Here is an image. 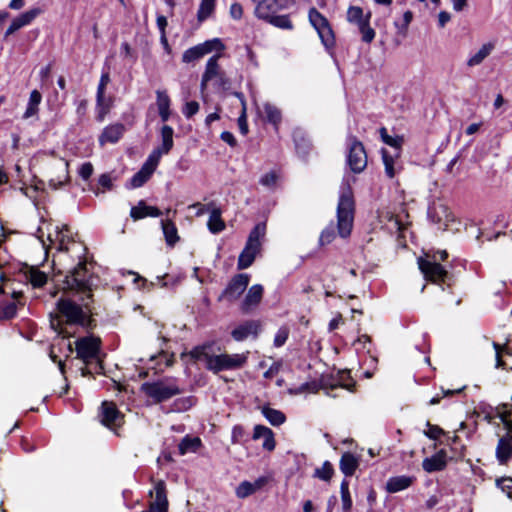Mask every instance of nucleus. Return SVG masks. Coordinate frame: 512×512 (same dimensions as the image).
<instances>
[{
  "label": "nucleus",
  "mask_w": 512,
  "mask_h": 512,
  "mask_svg": "<svg viewBox=\"0 0 512 512\" xmlns=\"http://www.w3.org/2000/svg\"><path fill=\"white\" fill-rule=\"evenodd\" d=\"M181 357H189L193 361L204 362L206 368L215 373L241 368L247 361V355L244 353L214 354L211 345L195 347L188 353H182Z\"/></svg>",
  "instance_id": "obj_1"
},
{
  "label": "nucleus",
  "mask_w": 512,
  "mask_h": 512,
  "mask_svg": "<svg viewBox=\"0 0 512 512\" xmlns=\"http://www.w3.org/2000/svg\"><path fill=\"white\" fill-rule=\"evenodd\" d=\"M45 232L49 246L55 247L58 251H73L79 260L82 259L86 249L83 244L74 241L72 232L66 225L44 222L39 228V237L43 242Z\"/></svg>",
  "instance_id": "obj_2"
},
{
  "label": "nucleus",
  "mask_w": 512,
  "mask_h": 512,
  "mask_svg": "<svg viewBox=\"0 0 512 512\" xmlns=\"http://www.w3.org/2000/svg\"><path fill=\"white\" fill-rule=\"evenodd\" d=\"M354 221V200L352 192L346 188L340 195L337 206V228L341 237L346 238L351 234Z\"/></svg>",
  "instance_id": "obj_3"
},
{
  "label": "nucleus",
  "mask_w": 512,
  "mask_h": 512,
  "mask_svg": "<svg viewBox=\"0 0 512 512\" xmlns=\"http://www.w3.org/2000/svg\"><path fill=\"white\" fill-rule=\"evenodd\" d=\"M265 232L266 226L262 223L257 224L250 232L246 245L238 258V269H246L252 265L261 250V240L265 236Z\"/></svg>",
  "instance_id": "obj_4"
},
{
  "label": "nucleus",
  "mask_w": 512,
  "mask_h": 512,
  "mask_svg": "<svg viewBox=\"0 0 512 512\" xmlns=\"http://www.w3.org/2000/svg\"><path fill=\"white\" fill-rule=\"evenodd\" d=\"M346 19L350 24L357 26L363 42L370 44L374 40L376 32L370 25V11L365 12L359 6H350L347 9Z\"/></svg>",
  "instance_id": "obj_5"
},
{
  "label": "nucleus",
  "mask_w": 512,
  "mask_h": 512,
  "mask_svg": "<svg viewBox=\"0 0 512 512\" xmlns=\"http://www.w3.org/2000/svg\"><path fill=\"white\" fill-rule=\"evenodd\" d=\"M141 390L155 402L168 400L180 393L179 387L172 379L144 383Z\"/></svg>",
  "instance_id": "obj_6"
},
{
  "label": "nucleus",
  "mask_w": 512,
  "mask_h": 512,
  "mask_svg": "<svg viewBox=\"0 0 512 512\" xmlns=\"http://www.w3.org/2000/svg\"><path fill=\"white\" fill-rule=\"evenodd\" d=\"M64 288L78 292L92 291L94 284L93 277L89 274L85 262H80L73 271L66 276Z\"/></svg>",
  "instance_id": "obj_7"
},
{
  "label": "nucleus",
  "mask_w": 512,
  "mask_h": 512,
  "mask_svg": "<svg viewBox=\"0 0 512 512\" xmlns=\"http://www.w3.org/2000/svg\"><path fill=\"white\" fill-rule=\"evenodd\" d=\"M309 22L317 31L322 43L326 47H330L334 44V34L329 25L328 20L315 8L309 10Z\"/></svg>",
  "instance_id": "obj_8"
},
{
  "label": "nucleus",
  "mask_w": 512,
  "mask_h": 512,
  "mask_svg": "<svg viewBox=\"0 0 512 512\" xmlns=\"http://www.w3.org/2000/svg\"><path fill=\"white\" fill-rule=\"evenodd\" d=\"M160 162V152L152 151L148 156L141 169L131 178L130 186L132 188L141 187L148 181L151 175L156 170Z\"/></svg>",
  "instance_id": "obj_9"
},
{
  "label": "nucleus",
  "mask_w": 512,
  "mask_h": 512,
  "mask_svg": "<svg viewBox=\"0 0 512 512\" xmlns=\"http://www.w3.org/2000/svg\"><path fill=\"white\" fill-rule=\"evenodd\" d=\"M249 284L247 274H238L232 278L225 290L219 296V301L232 303L239 299Z\"/></svg>",
  "instance_id": "obj_10"
},
{
  "label": "nucleus",
  "mask_w": 512,
  "mask_h": 512,
  "mask_svg": "<svg viewBox=\"0 0 512 512\" xmlns=\"http://www.w3.org/2000/svg\"><path fill=\"white\" fill-rule=\"evenodd\" d=\"M75 348L78 358L88 363L97 358L100 349V339L93 336L83 337L75 342Z\"/></svg>",
  "instance_id": "obj_11"
},
{
  "label": "nucleus",
  "mask_w": 512,
  "mask_h": 512,
  "mask_svg": "<svg viewBox=\"0 0 512 512\" xmlns=\"http://www.w3.org/2000/svg\"><path fill=\"white\" fill-rule=\"evenodd\" d=\"M347 162L351 170L355 173L363 171L367 165V155L364 146L355 138L351 139Z\"/></svg>",
  "instance_id": "obj_12"
},
{
  "label": "nucleus",
  "mask_w": 512,
  "mask_h": 512,
  "mask_svg": "<svg viewBox=\"0 0 512 512\" xmlns=\"http://www.w3.org/2000/svg\"><path fill=\"white\" fill-rule=\"evenodd\" d=\"M418 266L424 277L432 282L443 281L446 277V270L428 255L418 259Z\"/></svg>",
  "instance_id": "obj_13"
},
{
  "label": "nucleus",
  "mask_w": 512,
  "mask_h": 512,
  "mask_svg": "<svg viewBox=\"0 0 512 512\" xmlns=\"http://www.w3.org/2000/svg\"><path fill=\"white\" fill-rule=\"evenodd\" d=\"M57 309L67 324H82L84 321L82 308L71 300L59 299Z\"/></svg>",
  "instance_id": "obj_14"
},
{
  "label": "nucleus",
  "mask_w": 512,
  "mask_h": 512,
  "mask_svg": "<svg viewBox=\"0 0 512 512\" xmlns=\"http://www.w3.org/2000/svg\"><path fill=\"white\" fill-rule=\"evenodd\" d=\"M101 423L109 429L116 431L123 423V415L113 402L104 401L100 412Z\"/></svg>",
  "instance_id": "obj_15"
},
{
  "label": "nucleus",
  "mask_w": 512,
  "mask_h": 512,
  "mask_svg": "<svg viewBox=\"0 0 512 512\" xmlns=\"http://www.w3.org/2000/svg\"><path fill=\"white\" fill-rule=\"evenodd\" d=\"M286 7V0H260L255 7V16L268 22L273 15Z\"/></svg>",
  "instance_id": "obj_16"
},
{
  "label": "nucleus",
  "mask_w": 512,
  "mask_h": 512,
  "mask_svg": "<svg viewBox=\"0 0 512 512\" xmlns=\"http://www.w3.org/2000/svg\"><path fill=\"white\" fill-rule=\"evenodd\" d=\"M150 495L153 497V500L150 502L149 508L142 512H168V500L163 481H159L155 484Z\"/></svg>",
  "instance_id": "obj_17"
},
{
  "label": "nucleus",
  "mask_w": 512,
  "mask_h": 512,
  "mask_svg": "<svg viewBox=\"0 0 512 512\" xmlns=\"http://www.w3.org/2000/svg\"><path fill=\"white\" fill-rule=\"evenodd\" d=\"M40 13L41 10L39 8H33L14 18L5 32V37H8L21 28L30 25Z\"/></svg>",
  "instance_id": "obj_18"
},
{
  "label": "nucleus",
  "mask_w": 512,
  "mask_h": 512,
  "mask_svg": "<svg viewBox=\"0 0 512 512\" xmlns=\"http://www.w3.org/2000/svg\"><path fill=\"white\" fill-rule=\"evenodd\" d=\"M430 217L443 229H447L450 223L454 222V215L450 208L442 203L434 204L430 209Z\"/></svg>",
  "instance_id": "obj_19"
},
{
  "label": "nucleus",
  "mask_w": 512,
  "mask_h": 512,
  "mask_svg": "<svg viewBox=\"0 0 512 512\" xmlns=\"http://www.w3.org/2000/svg\"><path fill=\"white\" fill-rule=\"evenodd\" d=\"M447 463V452L444 449H441L430 457L424 458L422 461V468L427 473H433L444 470Z\"/></svg>",
  "instance_id": "obj_20"
},
{
  "label": "nucleus",
  "mask_w": 512,
  "mask_h": 512,
  "mask_svg": "<svg viewBox=\"0 0 512 512\" xmlns=\"http://www.w3.org/2000/svg\"><path fill=\"white\" fill-rule=\"evenodd\" d=\"M415 482V477L408 475H399L390 477L385 485V489L389 493H397L408 489Z\"/></svg>",
  "instance_id": "obj_21"
},
{
  "label": "nucleus",
  "mask_w": 512,
  "mask_h": 512,
  "mask_svg": "<svg viewBox=\"0 0 512 512\" xmlns=\"http://www.w3.org/2000/svg\"><path fill=\"white\" fill-rule=\"evenodd\" d=\"M262 295H263V287L261 285L255 284V285L251 286L249 288L243 302L241 303V310L244 313H247L250 310H252L253 308H255L261 302Z\"/></svg>",
  "instance_id": "obj_22"
},
{
  "label": "nucleus",
  "mask_w": 512,
  "mask_h": 512,
  "mask_svg": "<svg viewBox=\"0 0 512 512\" xmlns=\"http://www.w3.org/2000/svg\"><path fill=\"white\" fill-rule=\"evenodd\" d=\"M260 323L258 321H247L232 331V337L236 341H243L250 336H257L260 330Z\"/></svg>",
  "instance_id": "obj_23"
},
{
  "label": "nucleus",
  "mask_w": 512,
  "mask_h": 512,
  "mask_svg": "<svg viewBox=\"0 0 512 512\" xmlns=\"http://www.w3.org/2000/svg\"><path fill=\"white\" fill-rule=\"evenodd\" d=\"M263 438L262 447L267 451H273L276 446L273 431L263 425H256L254 427L253 439L257 440Z\"/></svg>",
  "instance_id": "obj_24"
},
{
  "label": "nucleus",
  "mask_w": 512,
  "mask_h": 512,
  "mask_svg": "<svg viewBox=\"0 0 512 512\" xmlns=\"http://www.w3.org/2000/svg\"><path fill=\"white\" fill-rule=\"evenodd\" d=\"M208 207H212L211 211L209 212V218L207 222L208 230L213 233L217 234L225 229V222L223 221L221 217V209L217 207L214 203H209Z\"/></svg>",
  "instance_id": "obj_25"
},
{
  "label": "nucleus",
  "mask_w": 512,
  "mask_h": 512,
  "mask_svg": "<svg viewBox=\"0 0 512 512\" xmlns=\"http://www.w3.org/2000/svg\"><path fill=\"white\" fill-rule=\"evenodd\" d=\"M161 212L155 206H148L144 201L131 208L130 216L133 220L137 221L145 217H159Z\"/></svg>",
  "instance_id": "obj_26"
},
{
  "label": "nucleus",
  "mask_w": 512,
  "mask_h": 512,
  "mask_svg": "<svg viewBox=\"0 0 512 512\" xmlns=\"http://www.w3.org/2000/svg\"><path fill=\"white\" fill-rule=\"evenodd\" d=\"M124 126L122 124H112L104 128L102 134L99 137V143L101 146L106 143H116L123 135Z\"/></svg>",
  "instance_id": "obj_27"
},
{
  "label": "nucleus",
  "mask_w": 512,
  "mask_h": 512,
  "mask_svg": "<svg viewBox=\"0 0 512 512\" xmlns=\"http://www.w3.org/2000/svg\"><path fill=\"white\" fill-rule=\"evenodd\" d=\"M266 483V479L261 477L258 478L255 482L251 483L249 481H243L241 482L236 490L235 494L238 498L244 499L253 493H255L257 490L261 489L264 484Z\"/></svg>",
  "instance_id": "obj_28"
},
{
  "label": "nucleus",
  "mask_w": 512,
  "mask_h": 512,
  "mask_svg": "<svg viewBox=\"0 0 512 512\" xmlns=\"http://www.w3.org/2000/svg\"><path fill=\"white\" fill-rule=\"evenodd\" d=\"M512 455V436L501 437L496 447V457L501 464H505Z\"/></svg>",
  "instance_id": "obj_29"
},
{
  "label": "nucleus",
  "mask_w": 512,
  "mask_h": 512,
  "mask_svg": "<svg viewBox=\"0 0 512 512\" xmlns=\"http://www.w3.org/2000/svg\"><path fill=\"white\" fill-rule=\"evenodd\" d=\"M218 59H219V56H212L211 58L208 59V61L206 63L205 72H204V74L202 76V80H201V90L202 91L206 88L207 83L210 80L221 76L220 70H219V65H218Z\"/></svg>",
  "instance_id": "obj_30"
},
{
  "label": "nucleus",
  "mask_w": 512,
  "mask_h": 512,
  "mask_svg": "<svg viewBox=\"0 0 512 512\" xmlns=\"http://www.w3.org/2000/svg\"><path fill=\"white\" fill-rule=\"evenodd\" d=\"M156 104L162 121L166 122L170 118V97L166 91H156Z\"/></svg>",
  "instance_id": "obj_31"
},
{
  "label": "nucleus",
  "mask_w": 512,
  "mask_h": 512,
  "mask_svg": "<svg viewBox=\"0 0 512 512\" xmlns=\"http://www.w3.org/2000/svg\"><path fill=\"white\" fill-rule=\"evenodd\" d=\"M112 106L113 99L111 97H106L105 94H96V112L99 122L104 121Z\"/></svg>",
  "instance_id": "obj_32"
},
{
  "label": "nucleus",
  "mask_w": 512,
  "mask_h": 512,
  "mask_svg": "<svg viewBox=\"0 0 512 512\" xmlns=\"http://www.w3.org/2000/svg\"><path fill=\"white\" fill-rule=\"evenodd\" d=\"M257 111L260 116L266 117L269 122L275 125L278 124L281 120L280 111L274 105L268 102L257 105Z\"/></svg>",
  "instance_id": "obj_33"
},
{
  "label": "nucleus",
  "mask_w": 512,
  "mask_h": 512,
  "mask_svg": "<svg viewBox=\"0 0 512 512\" xmlns=\"http://www.w3.org/2000/svg\"><path fill=\"white\" fill-rule=\"evenodd\" d=\"M494 45L492 43L483 44L474 54L467 60V66L475 67L480 65L492 52Z\"/></svg>",
  "instance_id": "obj_34"
},
{
  "label": "nucleus",
  "mask_w": 512,
  "mask_h": 512,
  "mask_svg": "<svg viewBox=\"0 0 512 512\" xmlns=\"http://www.w3.org/2000/svg\"><path fill=\"white\" fill-rule=\"evenodd\" d=\"M42 101V95L38 90H32L29 95L26 110L23 114L24 119H29L38 114L39 105Z\"/></svg>",
  "instance_id": "obj_35"
},
{
  "label": "nucleus",
  "mask_w": 512,
  "mask_h": 512,
  "mask_svg": "<svg viewBox=\"0 0 512 512\" xmlns=\"http://www.w3.org/2000/svg\"><path fill=\"white\" fill-rule=\"evenodd\" d=\"M207 54H209L208 44L201 43L199 45L187 49L182 55V60L185 63H190L202 58Z\"/></svg>",
  "instance_id": "obj_36"
},
{
  "label": "nucleus",
  "mask_w": 512,
  "mask_h": 512,
  "mask_svg": "<svg viewBox=\"0 0 512 512\" xmlns=\"http://www.w3.org/2000/svg\"><path fill=\"white\" fill-rule=\"evenodd\" d=\"M173 128L168 126V125H164L162 128H161V138H162V144H161V147L155 149L154 151H158L160 152V157L163 155V154H167L173 147Z\"/></svg>",
  "instance_id": "obj_37"
},
{
  "label": "nucleus",
  "mask_w": 512,
  "mask_h": 512,
  "mask_svg": "<svg viewBox=\"0 0 512 512\" xmlns=\"http://www.w3.org/2000/svg\"><path fill=\"white\" fill-rule=\"evenodd\" d=\"M26 279L34 288H40L47 282V275L36 267H30L25 272Z\"/></svg>",
  "instance_id": "obj_38"
},
{
  "label": "nucleus",
  "mask_w": 512,
  "mask_h": 512,
  "mask_svg": "<svg viewBox=\"0 0 512 512\" xmlns=\"http://www.w3.org/2000/svg\"><path fill=\"white\" fill-rule=\"evenodd\" d=\"M357 466L358 461L352 454L345 453L342 455L340 460V469L345 475H352L355 472Z\"/></svg>",
  "instance_id": "obj_39"
},
{
  "label": "nucleus",
  "mask_w": 512,
  "mask_h": 512,
  "mask_svg": "<svg viewBox=\"0 0 512 512\" xmlns=\"http://www.w3.org/2000/svg\"><path fill=\"white\" fill-rule=\"evenodd\" d=\"M262 414L274 426H279L286 420L285 415L281 411L270 407H263Z\"/></svg>",
  "instance_id": "obj_40"
},
{
  "label": "nucleus",
  "mask_w": 512,
  "mask_h": 512,
  "mask_svg": "<svg viewBox=\"0 0 512 512\" xmlns=\"http://www.w3.org/2000/svg\"><path fill=\"white\" fill-rule=\"evenodd\" d=\"M162 230L168 245H174L178 240L177 228L171 221H162Z\"/></svg>",
  "instance_id": "obj_41"
},
{
  "label": "nucleus",
  "mask_w": 512,
  "mask_h": 512,
  "mask_svg": "<svg viewBox=\"0 0 512 512\" xmlns=\"http://www.w3.org/2000/svg\"><path fill=\"white\" fill-rule=\"evenodd\" d=\"M200 445L201 441L199 438L184 437L179 444V452L181 455H184L188 452H194L199 448Z\"/></svg>",
  "instance_id": "obj_42"
},
{
  "label": "nucleus",
  "mask_w": 512,
  "mask_h": 512,
  "mask_svg": "<svg viewBox=\"0 0 512 512\" xmlns=\"http://www.w3.org/2000/svg\"><path fill=\"white\" fill-rule=\"evenodd\" d=\"M215 8V0H201L197 18L200 22L206 20L208 17H210L214 11Z\"/></svg>",
  "instance_id": "obj_43"
},
{
  "label": "nucleus",
  "mask_w": 512,
  "mask_h": 512,
  "mask_svg": "<svg viewBox=\"0 0 512 512\" xmlns=\"http://www.w3.org/2000/svg\"><path fill=\"white\" fill-rule=\"evenodd\" d=\"M380 135H381L382 141L385 144H387L391 147L397 148V149H399L404 142L403 136H400V135L391 136L387 133V130L384 127L380 129Z\"/></svg>",
  "instance_id": "obj_44"
},
{
  "label": "nucleus",
  "mask_w": 512,
  "mask_h": 512,
  "mask_svg": "<svg viewBox=\"0 0 512 512\" xmlns=\"http://www.w3.org/2000/svg\"><path fill=\"white\" fill-rule=\"evenodd\" d=\"M277 28L291 30L293 29V24L289 19L288 15H273L270 20L267 22Z\"/></svg>",
  "instance_id": "obj_45"
},
{
  "label": "nucleus",
  "mask_w": 512,
  "mask_h": 512,
  "mask_svg": "<svg viewBox=\"0 0 512 512\" xmlns=\"http://www.w3.org/2000/svg\"><path fill=\"white\" fill-rule=\"evenodd\" d=\"M334 473V469L329 461H325L320 468L315 469L314 477L323 480L330 481Z\"/></svg>",
  "instance_id": "obj_46"
},
{
  "label": "nucleus",
  "mask_w": 512,
  "mask_h": 512,
  "mask_svg": "<svg viewBox=\"0 0 512 512\" xmlns=\"http://www.w3.org/2000/svg\"><path fill=\"white\" fill-rule=\"evenodd\" d=\"M236 96L240 99L241 105H242V113L238 118L239 129L243 135H246L248 133V124H247V117H246V101L244 100L242 94L236 93Z\"/></svg>",
  "instance_id": "obj_47"
},
{
  "label": "nucleus",
  "mask_w": 512,
  "mask_h": 512,
  "mask_svg": "<svg viewBox=\"0 0 512 512\" xmlns=\"http://www.w3.org/2000/svg\"><path fill=\"white\" fill-rule=\"evenodd\" d=\"M318 389V385L315 382H305L299 387L290 388L289 394L291 395H299L302 393H315Z\"/></svg>",
  "instance_id": "obj_48"
},
{
  "label": "nucleus",
  "mask_w": 512,
  "mask_h": 512,
  "mask_svg": "<svg viewBox=\"0 0 512 512\" xmlns=\"http://www.w3.org/2000/svg\"><path fill=\"white\" fill-rule=\"evenodd\" d=\"M340 492H341V500H342L343 509L346 512H348V511H350V509L352 507V499L350 496L348 483L346 481H343L341 483Z\"/></svg>",
  "instance_id": "obj_49"
},
{
  "label": "nucleus",
  "mask_w": 512,
  "mask_h": 512,
  "mask_svg": "<svg viewBox=\"0 0 512 512\" xmlns=\"http://www.w3.org/2000/svg\"><path fill=\"white\" fill-rule=\"evenodd\" d=\"M279 179V175L275 171H270L261 176L259 182L265 187H274Z\"/></svg>",
  "instance_id": "obj_50"
},
{
  "label": "nucleus",
  "mask_w": 512,
  "mask_h": 512,
  "mask_svg": "<svg viewBox=\"0 0 512 512\" xmlns=\"http://www.w3.org/2000/svg\"><path fill=\"white\" fill-rule=\"evenodd\" d=\"M290 330L286 326H282L278 329L274 337V346L281 347L285 344L289 337Z\"/></svg>",
  "instance_id": "obj_51"
},
{
  "label": "nucleus",
  "mask_w": 512,
  "mask_h": 512,
  "mask_svg": "<svg viewBox=\"0 0 512 512\" xmlns=\"http://www.w3.org/2000/svg\"><path fill=\"white\" fill-rule=\"evenodd\" d=\"M16 304L12 303H0V318L9 319L16 314Z\"/></svg>",
  "instance_id": "obj_52"
},
{
  "label": "nucleus",
  "mask_w": 512,
  "mask_h": 512,
  "mask_svg": "<svg viewBox=\"0 0 512 512\" xmlns=\"http://www.w3.org/2000/svg\"><path fill=\"white\" fill-rule=\"evenodd\" d=\"M383 163L385 166V172L389 178H393L395 176L394 170V159L392 156H389L388 153L383 150L382 151Z\"/></svg>",
  "instance_id": "obj_53"
},
{
  "label": "nucleus",
  "mask_w": 512,
  "mask_h": 512,
  "mask_svg": "<svg viewBox=\"0 0 512 512\" xmlns=\"http://www.w3.org/2000/svg\"><path fill=\"white\" fill-rule=\"evenodd\" d=\"M67 168H68V163L65 162L62 174L59 175L57 178L50 179V186L51 187H53L54 189H57V188L63 186L68 181V171H67Z\"/></svg>",
  "instance_id": "obj_54"
},
{
  "label": "nucleus",
  "mask_w": 512,
  "mask_h": 512,
  "mask_svg": "<svg viewBox=\"0 0 512 512\" xmlns=\"http://www.w3.org/2000/svg\"><path fill=\"white\" fill-rule=\"evenodd\" d=\"M413 14L411 11H406L403 14V22L401 24L395 22L394 25L397 28L398 32L404 35L412 21Z\"/></svg>",
  "instance_id": "obj_55"
},
{
  "label": "nucleus",
  "mask_w": 512,
  "mask_h": 512,
  "mask_svg": "<svg viewBox=\"0 0 512 512\" xmlns=\"http://www.w3.org/2000/svg\"><path fill=\"white\" fill-rule=\"evenodd\" d=\"M427 429L424 431V434L433 440L438 439L441 435L444 434V431L442 428H440L437 425H432L429 422L426 423Z\"/></svg>",
  "instance_id": "obj_56"
},
{
  "label": "nucleus",
  "mask_w": 512,
  "mask_h": 512,
  "mask_svg": "<svg viewBox=\"0 0 512 512\" xmlns=\"http://www.w3.org/2000/svg\"><path fill=\"white\" fill-rule=\"evenodd\" d=\"M496 485L507 494L509 498H512V478L504 477L496 481Z\"/></svg>",
  "instance_id": "obj_57"
},
{
  "label": "nucleus",
  "mask_w": 512,
  "mask_h": 512,
  "mask_svg": "<svg viewBox=\"0 0 512 512\" xmlns=\"http://www.w3.org/2000/svg\"><path fill=\"white\" fill-rule=\"evenodd\" d=\"M199 108L200 106L198 102L188 101L185 103L182 112L186 118H191L199 111Z\"/></svg>",
  "instance_id": "obj_58"
},
{
  "label": "nucleus",
  "mask_w": 512,
  "mask_h": 512,
  "mask_svg": "<svg viewBox=\"0 0 512 512\" xmlns=\"http://www.w3.org/2000/svg\"><path fill=\"white\" fill-rule=\"evenodd\" d=\"M462 389L463 388L442 390L441 394H437L436 396L431 398V400L429 401V404L436 405L441 401L442 398L460 393L462 391Z\"/></svg>",
  "instance_id": "obj_59"
},
{
  "label": "nucleus",
  "mask_w": 512,
  "mask_h": 512,
  "mask_svg": "<svg viewBox=\"0 0 512 512\" xmlns=\"http://www.w3.org/2000/svg\"><path fill=\"white\" fill-rule=\"evenodd\" d=\"M334 239V232L331 228H326L322 231L321 235H320V238H319V242L321 245H326V244H329L333 241Z\"/></svg>",
  "instance_id": "obj_60"
},
{
  "label": "nucleus",
  "mask_w": 512,
  "mask_h": 512,
  "mask_svg": "<svg viewBox=\"0 0 512 512\" xmlns=\"http://www.w3.org/2000/svg\"><path fill=\"white\" fill-rule=\"evenodd\" d=\"M110 82V76L108 73H103L100 77V81L97 87L96 94H105V89Z\"/></svg>",
  "instance_id": "obj_61"
},
{
  "label": "nucleus",
  "mask_w": 512,
  "mask_h": 512,
  "mask_svg": "<svg viewBox=\"0 0 512 512\" xmlns=\"http://www.w3.org/2000/svg\"><path fill=\"white\" fill-rule=\"evenodd\" d=\"M93 173V166L91 163L89 162H86L84 164L81 165L80 169H79V175L87 180Z\"/></svg>",
  "instance_id": "obj_62"
},
{
  "label": "nucleus",
  "mask_w": 512,
  "mask_h": 512,
  "mask_svg": "<svg viewBox=\"0 0 512 512\" xmlns=\"http://www.w3.org/2000/svg\"><path fill=\"white\" fill-rule=\"evenodd\" d=\"M51 327L60 335H63L64 337H69L70 334L65 331V329L61 326V321L56 318H51Z\"/></svg>",
  "instance_id": "obj_63"
},
{
  "label": "nucleus",
  "mask_w": 512,
  "mask_h": 512,
  "mask_svg": "<svg viewBox=\"0 0 512 512\" xmlns=\"http://www.w3.org/2000/svg\"><path fill=\"white\" fill-rule=\"evenodd\" d=\"M230 15L233 19L239 20L243 15V8L239 3H234L230 7Z\"/></svg>",
  "instance_id": "obj_64"
}]
</instances>
